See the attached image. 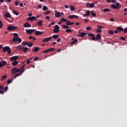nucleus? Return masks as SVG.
I'll return each mask as SVG.
<instances>
[{"instance_id":"nucleus-1","label":"nucleus","mask_w":127,"mask_h":127,"mask_svg":"<svg viewBox=\"0 0 127 127\" xmlns=\"http://www.w3.org/2000/svg\"><path fill=\"white\" fill-rule=\"evenodd\" d=\"M121 5L119 2H117L116 4H111V7L114 9H119L121 8Z\"/></svg>"},{"instance_id":"nucleus-2","label":"nucleus","mask_w":127,"mask_h":127,"mask_svg":"<svg viewBox=\"0 0 127 127\" xmlns=\"http://www.w3.org/2000/svg\"><path fill=\"white\" fill-rule=\"evenodd\" d=\"M7 52V54L9 55L11 53V50L8 46H5L3 49V52L5 53Z\"/></svg>"},{"instance_id":"nucleus-3","label":"nucleus","mask_w":127,"mask_h":127,"mask_svg":"<svg viewBox=\"0 0 127 127\" xmlns=\"http://www.w3.org/2000/svg\"><path fill=\"white\" fill-rule=\"evenodd\" d=\"M7 90H8V86H5L3 88L2 85H0V94H3V92H6Z\"/></svg>"},{"instance_id":"nucleus-4","label":"nucleus","mask_w":127,"mask_h":127,"mask_svg":"<svg viewBox=\"0 0 127 127\" xmlns=\"http://www.w3.org/2000/svg\"><path fill=\"white\" fill-rule=\"evenodd\" d=\"M21 70V69H20L19 68L18 69L16 67H14L12 68L11 69L12 75H14V73H18L19 72H20Z\"/></svg>"},{"instance_id":"nucleus-5","label":"nucleus","mask_w":127,"mask_h":127,"mask_svg":"<svg viewBox=\"0 0 127 127\" xmlns=\"http://www.w3.org/2000/svg\"><path fill=\"white\" fill-rule=\"evenodd\" d=\"M16 29H17V27L12 26V25H9V26L7 28V30L12 31Z\"/></svg>"},{"instance_id":"nucleus-6","label":"nucleus","mask_w":127,"mask_h":127,"mask_svg":"<svg viewBox=\"0 0 127 127\" xmlns=\"http://www.w3.org/2000/svg\"><path fill=\"white\" fill-rule=\"evenodd\" d=\"M87 36L88 37H91V39H92V40H93V41H96V40H98V38H97L96 37H94V34H93L92 33H88V34H87Z\"/></svg>"},{"instance_id":"nucleus-7","label":"nucleus","mask_w":127,"mask_h":127,"mask_svg":"<svg viewBox=\"0 0 127 127\" xmlns=\"http://www.w3.org/2000/svg\"><path fill=\"white\" fill-rule=\"evenodd\" d=\"M35 32V29H26V33H27L28 34H31L32 33H33V32Z\"/></svg>"},{"instance_id":"nucleus-8","label":"nucleus","mask_w":127,"mask_h":127,"mask_svg":"<svg viewBox=\"0 0 127 127\" xmlns=\"http://www.w3.org/2000/svg\"><path fill=\"white\" fill-rule=\"evenodd\" d=\"M52 39V37H50V38H45L42 41V42H48Z\"/></svg>"},{"instance_id":"nucleus-9","label":"nucleus","mask_w":127,"mask_h":127,"mask_svg":"<svg viewBox=\"0 0 127 127\" xmlns=\"http://www.w3.org/2000/svg\"><path fill=\"white\" fill-rule=\"evenodd\" d=\"M79 17L78 16H76V15H70V16H68V18L70 19H73V18H78Z\"/></svg>"},{"instance_id":"nucleus-10","label":"nucleus","mask_w":127,"mask_h":127,"mask_svg":"<svg viewBox=\"0 0 127 127\" xmlns=\"http://www.w3.org/2000/svg\"><path fill=\"white\" fill-rule=\"evenodd\" d=\"M18 59V56H15L13 57H12L10 59V61L12 62V61H15V60H17Z\"/></svg>"},{"instance_id":"nucleus-11","label":"nucleus","mask_w":127,"mask_h":127,"mask_svg":"<svg viewBox=\"0 0 127 127\" xmlns=\"http://www.w3.org/2000/svg\"><path fill=\"white\" fill-rule=\"evenodd\" d=\"M36 20V17L34 16L29 17L26 19V20H27V21H33V20Z\"/></svg>"},{"instance_id":"nucleus-12","label":"nucleus","mask_w":127,"mask_h":127,"mask_svg":"<svg viewBox=\"0 0 127 127\" xmlns=\"http://www.w3.org/2000/svg\"><path fill=\"white\" fill-rule=\"evenodd\" d=\"M55 15L57 18H59L62 16V14H61V13L60 12H56V13H55Z\"/></svg>"},{"instance_id":"nucleus-13","label":"nucleus","mask_w":127,"mask_h":127,"mask_svg":"<svg viewBox=\"0 0 127 127\" xmlns=\"http://www.w3.org/2000/svg\"><path fill=\"white\" fill-rule=\"evenodd\" d=\"M89 14H90V11L87 10V11H86V13L83 14V17H87L88 16H89Z\"/></svg>"},{"instance_id":"nucleus-14","label":"nucleus","mask_w":127,"mask_h":127,"mask_svg":"<svg viewBox=\"0 0 127 127\" xmlns=\"http://www.w3.org/2000/svg\"><path fill=\"white\" fill-rule=\"evenodd\" d=\"M43 32H40L39 31H37L35 32V35L36 36H39V35H42L43 34Z\"/></svg>"},{"instance_id":"nucleus-15","label":"nucleus","mask_w":127,"mask_h":127,"mask_svg":"<svg viewBox=\"0 0 127 127\" xmlns=\"http://www.w3.org/2000/svg\"><path fill=\"white\" fill-rule=\"evenodd\" d=\"M24 27H26V28L31 27V25H30L28 22H26V23L24 24Z\"/></svg>"},{"instance_id":"nucleus-16","label":"nucleus","mask_w":127,"mask_h":127,"mask_svg":"<svg viewBox=\"0 0 127 127\" xmlns=\"http://www.w3.org/2000/svg\"><path fill=\"white\" fill-rule=\"evenodd\" d=\"M117 31H124V29L122 27H117Z\"/></svg>"},{"instance_id":"nucleus-17","label":"nucleus","mask_w":127,"mask_h":127,"mask_svg":"<svg viewBox=\"0 0 127 127\" xmlns=\"http://www.w3.org/2000/svg\"><path fill=\"white\" fill-rule=\"evenodd\" d=\"M110 11H111V9L108 8H105V9H103V11H104V12H107Z\"/></svg>"},{"instance_id":"nucleus-18","label":"nucleus","mask_w":127,"mask_h":127,"mask_svg":"<svg viewBox=\"0 0 127 127\" xmlns=\"http://www.w3.org/2000/svg\"><path fill=\"white\" fill-rule=\"evenodd\" d=\"M38 26H42L43 25V20H40L37 22Z\"/></svg>"},{"instance_id":"nucleus-19","label":"nucleus","mask_w":127,"mask_h":127,"mask_svg":"<svg viewBox=\"0 0 127 127\" xmlns=\"http://www.w3.org/2000/svg\"><path fill=\"white\" fill-rule=\"evenodd\" d=\"M4 16L6 17V18H10V14H9V13H6L4 15Z\"/></svg>"},{"instance_id":"nucleus-20","label":"nucleus","mask_w":127,"mask_h":127,"mask_svg":"<svg viewBox=\"0 0 127 127\" xmlns=\"http://www.w3.org/2000/svg\"><path fill=\"white\" fill-rule=\"evenodd\" d=\"M17 64H18V62L14 61V62H12V65H13V66H15V65H17Z\"/></svg>"},{"instance_id":"nucleus-21","label":"nucleus","mask_w":127,"mask_h":127,"mask_svg":"<svg viewBox=\"0 0 127 127\" xmlns=\"http://www.w3.org/2000/svg\"><path fill=\"white\" fill-rule=\"evenodd\" d=\"M95 5L94 4V3H90L89 6H87V7H90L93 8L94 7Z\"/></svg>"},{"instance_id":"nucleus-22","label":"nucleus","mask_w":127,"mask_h":127,"mask_svg":"<svg viewBox=\"0 0 127 127\" xmlns=\"http://www.w3.org/2000/svg\"><path fill=\"white\" fill-rule=\"evenodd\" d=\"M38 50H39V48L36 47L34 48V49L32 50V51L37 53L38 52Z\"/></svg>"},{"instance_id":"nucleus-23","label":"nucleus","mask_w":127,"mask_h":127,"mask_svg":"<svg viewBox=\"0 0 127 127\" xmlns=\"http://www.w3.org/2000/svg\"><path fill=\"white\" fill-rule=\"evenodd\" d=\"M62 27L64 28V29H69V28H70V27L68 26L67 25H62Z\"/></svg>"},{"instance_id":"nucleus-24","label":"nucleus","mask_w":127,"mask_h":127,"mask_svg":"<svg viewBox=\"0 0 127 127\" xmlns=\"http://www.w3.org/2000/svg\"><path fill=\"white\" fill-rule=\"evenodd\" d=\"M70 9L71 11H75V10L73 6H70Z\"/></svg>"},{"instance_id":"nucleus-25","label":"nucleus","mask_w":127,"mask_h":127,"mask_svg":"<svg viewBox=\"0 0 127 127\" xmlns=\"http://www.w3.org/2000/svg\"><path fill=\"white\" fill-rule=\"evenodd\" d=\"M79 35H81V37L83 38V37H84V36H85L86 35H87V33H84V32H82V33H81V34H79Z\"/></svg>"},{"instance_id":"nucleus-26","label":"nucleus","mask_w":127,"mask_h":127,"mask_svg":"<svg viewBox=\"0 0 127 127\" xmlns=\"http://www.w3.org/2000/svg\"><path fill=\"white\" fill-rule=\"evenodd\" d=\"M51 37H52L53 39H56L58 38L59 37H58V35H54Z\"/></svg>"},{"instance_id":"nucleus-27","label":"nucleus","mask_w":127,"mask_h":127,"mask_svg":"<svg viewBox=\"0 0 127 127\" xmlns=\"http://www.w3.org/2000/svg\"><path fill=\"white\" fill-rule=\"evenodd\" d=\"M55 49L54 48H50V49H48V50H47L46 51H49L50 52H53V51H55Z\"/></svg>"},{"instance_id":"nucleus-28","label":"nucleus","mask_w":127,"mask_h":127,"mask_svg":"<svg viewBox=\"0 0 127 127\" xmlns=\"http://www.w3.org/2000/svg\"><path fill=\"white\" fill-rule=\"evenodd\" d=\"M108 33L111 34V35H114V32L113 30H109L108 31Z\"/></svg>"},{"instance_id":"nucleus-29","label":"nucleus","mask_w":127,"mask_h":127,"mask_svg":"<svg viewBox=\"0 0 127 127\" xmlns=\"http://www.w3.org/2000/svg\"><path fill=\"white\" fill-rule=\"evenodd\" d=\"M78 41V40L77 39H76L75 40H73V41L70 42V44L71 45H73L75 43H76V42H77Z\"/></svg>"},{"instance_id":"nucleus-30","label":"nucleus","mask_w":127,"mask_h":127,"mask_svg":"<svg viewBox=\"0 0 127 127\" xmlns=\"http://www.w3.org/2000/svg\"><path fill=\"white\" fill-rule=\"evenodd\" d=\"M96 38H97L98 39V40H100V38H101V36L100 35V34H97L96 35Z\"/></svg>"},{"instance_id":"nucleus-31","label":"nucleus","mask_w":127,"mask_h":127,"mask_svg":"<svg viewBox=\"0 0 127 127\" xmlns=\"http://www.w3.org/2000/svg\"><path fill=\"white\" fill-rule=\"evenodd\" d=\"M12 80H13V78H11L10 79H8V80H7V83L10 84L12 82Z\"/></svg>"},{"instance_id":"nucleus-32","label":"nucleus","mask_w":127,"mask_h":127,"mask_svg":"<svg viewBox=\"0 0 127 127\" xmlns=\"http://www.w3.org/2000/svg\"><path fill=\"white\" fill-rule=\"evenodd\" d=\"M43 10H44V11H46V10H47V9H48V7H47V6H46V5H44L43 7Z\"/></svg>"},{"instance_id":"nucleus-33","label":"nucleus","mask_w":127,"mask_h":127,"mask_svg":"<svg viewBox=\"0 0 127 127\" xmlns=\"http://www.w3.org/2000/svg\"><path fill=\"white\" fill-rule=\"evenodd\" d=\"M65 32H66V33H71V32H72V31H71V29H66V30H65Z\"/></svg>"},{"instance_id":"nucleus-34","label":"nucleus","mask_w":127,"mask_h":127,"mask_svg":"<svg viewBox=\"0 0 127 127\" xmlns=\"http://www.w3.org/2000/svg\"><path fill=\"white\" fill-rule=\"evenodd\" d=\"M61 20L63 22H65L68 21L67 19H65L64 18H62Z\"/></svg>"},{"instance_id":"nucleus-35","label":"nucleus","mask_w":127,"mask_h":127,"mask_svg":"<svg viewBox=\"0 0 127 127\" xmlns=\"http://www.w3.org/2000/svg\"><path fill=\"white\" fill-rule=\"evenodd\" d=\"M91 14L94 17L96 16V14H95V13H94V11H91Z\"/></svg>"},{"instance_id":"nucleus-36","label":"nucleus","mask_w":127,"mask_h":127,"mask_svg":"<svg viewBox=\"0 0 127 127\" xmlns=\"http://www.w3.org/2000/svg\"><path fill=\"white\" fill-rule=\"evenodd\" d=\"M65 24H66V25H68V26L71 25V21H67V22H66V23H65Z\"/></svg>"},{"instance_id":"nucleus-37","label":"nucleus","mask_w":127,"mask_h":127,"mask_svg":"<svg viewBox=\"0 0 127 127\" xmlns=\"http://www.w3.org/2000/svg\"><path fill=\"white\" fill-rule=\"evenodd\" d=\"M53 31L54 32V33H58L59 32V29H54L53 30Z\"/></svg>"},{"instance_id":"nucleus-38","label":"nucleus","mask_w":127,"mask_h":127,"mask_svg":"<svg viewBox=\"0 0 127 127\" xmlns=\"http://www.w3.org/2000/svg\"><path fill=\"white\" fill-rule=\"evenodd\" d=\"M27 50H28V48H24V49H23V52L24 53H26Z\"/></svg>"},{"instance_id":"nucleus-39","label":"nucleus","mask_w":127,"mask_h":127,"mask_svg":"<svg viewBox=\"0 0 127 127\" xmlns=\"http://www.w3.org/2000/svg\"><path fill=\"white\" fill-rule=\"evenodd\" d=\"M12 12L13 13V14H15V15H18L19 13H17V12L15 11H12Z\"/></svg>"},{"instance_id":"nucleus-40","label":"nucleus","mask_w":127,"mask_h":127,"mask_svg":"<svg viewBox=\"0 0 127 127\" xmlns=\"http://www.w3.org/2000/svg\"><path fill=\"white\" fill-rule=\"evenodd\" d=\"M54 29L59 30L60 29L59 26H58V25H56V26H55V29Z\"/></svg>"},{"instance_id":"nucleus-41","label":"nucleus","mask_w":127,"mask_h":127,"mask_svg":"<svg viewBox=\"0 0 127 127\" xmlns=\"http://www.w3.org/2000/svg\"><path fill=\"white\" fill-rule=\"evenodd\" d=\"M1 64L3 65H6V62L4 61H2V62L0 63Z\"/></svg>"},{"instance_id":"nucleus-42","label":"nucleus","mask_w":127,"mask_h":127,"mask_svg":"<svg viewBox=\"0 0 127 127\" xmlns=\"http://www.w3.org/2000/svg\"><path fill=\"white\" fill-rule=\"evenodd\" d=\"M3 27V23L1 21H0V28H2Z\"/></svg>"},{"instance_id":"nucleus-43","label":"nucleus","mask_w":127,"mask_h":127,"mask_svg":"<svg viewBox=\"0 0 127 127\" xmlns=\"http://www.w3.org/2000/svg\"><path fill=\"white\" fill-rule=\"evenodd\" d=\"M50 13V11H47L44 13V15H48Z\"/></svg>"},{"instance_id":"nucleus-44","label":"nucleus","mask_w":127,"mask_h":127,"mask_svg":"<svg viewBox=\"0 0 127 127\" xmlns=\"http://www.w3.org/2000/svg\"><path fill=\"white\" fill-rule=\"evenodd\" d=\"M101 31H102L100 29H97V30H96V32L99 33H101Z\"/></svg>"},{"instance_id":"nucleus-45","label":"nucleus","mask_w":127,"mask_h":127,"mask_svg":"<svg viewBox=\"0 0 127 127\" xmlns=\"http://www.w3.org/2000/svg\"><path fill=\"white\" fill-rule=\"evenodd\" d=\"M21 74L22 73H17V74H15V77H18L19 76H20V75H21Z\"/></svg>"},{"instance_id":"nucleus-46","label":"nucleus","mask_w":127,"mask_h":127,"mask_svg":"<svg viewBox=\"0 0 127 127\" xmlns=\"http://www.w3.org/2000/svg\"><path fill=\"white\" fill-rule=\"evenodd\" d=\"M33 44L32 43H29V44H27V45H27V46H28V47H30V48H31V47H32V45Z\"/></svg>"},{"instance_id":"nucleus-47","label":"nucleus","mask_w":127,"mask_h":127,"mask_svg":"<svg viewBox=\"0 0 127 127\" xmlns=\"http://www.w3.org/2000/svg\"><path fill=\"white\" fill-rule=\"evenodd\" d=\"M13 36H14V37H17V36H18V34L17 33H14Z\"/></svg>"},{"instance_id":"nucleus-48","label":"nucleus","mask_w":127,"mask_h":127,"mask_svg":"<svg viewBox=\"0 0 127 127\" xmlns=\"http://www.w3.org/2000/svg\"><path fill=\"white\" fill-rule=\"evenodd\" d=\"M19 4V1H15V6L18 5Z\"/></svg>"},{"instance_id":"nucleus-49","label":"nucleus","mask_w":127,"mask_h":127,"mask_svg":"<svg viewBox=\"0 0 127 127\" xmlns=\"http://www.w3.org/2000/svg\"><path fill=\"white\" fill-rule=\"evenodd\" d=\"M117 1L116 0H111V3H116Z\"/></svg>"},{"instance_id":"nucleus-50","label":"nucleus","mask_w":127,"mask_h":127,"mask_svg":"<svg viewBox=\"0 0 127 127\" xmlns=\"http://www.w3.org/2000/svg\"><path fill=\"white\" fill-rule=\"evenodd\" d=\"M123 31H124V33H127V27H126L125 29H124V30Z\"/></svg>"},{"instance_id":"nucleus-51","label":"nucleus","mask_w":127,"mask_h":127,"mask_svg":"<svg viewBox=\"0 0 127 127\" xmlns=\"http://www.w3.org/2000/svg\"><path fill=\"white\" fill-rule=\"evenodd\" d=\"M21 71H20V73H23L24 72V69H21Z\"/></svg>"},{"instance_id":"nucleus-52","label":"nucleus","mask_w":127,"mask_h":127,"mask_svg":"<svg viewBox=\"0 0 127 127\" xmlns=\"http://www.w3.org/2000/svg\"><path fill=\"white\" fill-rule=\"evenodd\" d=\"M38 59V57H34V61H37Z\"/></svg>"},{"instance_id":"nucleus-53","label":"nucleus","mask_w":127,"mask_h":127,"mask_svg":"<svg viewBox=\"0 0 127 127\" xmlns=\"http://www.w3.org/2000/svg\"><path fill=\"white\" fill-rule=\"evenodd\" d=\"M50 51H47V50L43 51V53H50Z\"/></svg>"},{"instance_id":"nucleus-54","label":"nucleus","mask_w":127,"mask_h":127,"mask_svg":"<svg viewBox=\"0 0 127 127\" xmlns=\"http://www.w3.org/2000/svg\"><path fill=\"white\" fill-rule=\"evenodd\" d=\"M12 41H13V42H16V40L15 39V38H13V39L12 40Z\"/></svg>"},{"instance_id":"nucleus-55","label":"nucleus","mask_w":127,"mask_h":127,"mask_svg":"<svg viewBox=\"0 0 127 127\" xmlns=\"http://www.w3.org/2000/svg\"><path fill=\"white\" fill-rule=\"evenodd\" d=\"M18 43H21L22 40L21 38H19L18 40H17Z\"/></svg>"},{"instance_id":"nucleus-56","label":"nucleus","mask_w":127,"mask_h":127,"mask_svg":"<svg viewBox=\"0 0 127 127\" xmlns=\"http://www.w3.org/2000/svg\"><path fill=\"white\" fill-rule=\"evenodd\" d=\"M120 39H122L123 41H126V39H125V38H124L123 37H121Z\"/></svg>"},{"instance_id":"nucleus-57","label":"nucleus","mask_w":127,"mask_h":127,"mask_svg":"<svg viewBox=\"0 0 127 127\" xmlns=\"http://www.w3.org/2000/svg\"><path fill=\"white\" fill-rule=\"evenodd\" d=\"M86 29L87 30V31H89L91 30V28L90 27H87V28H86Z\"/></svg>"},{"instance_id":"nucleus-58","label":"nucleus","mask_w":127,"mask_h":127,"mask_svg":"<svg viewBox=\"0 0 127 127\" xmlns=\"http://www.w3.org/2000/svg\"><path fill=\"white\" fill-rule=\"evenodd\" d=\"M28 44H28V42H27L22 43V45H27Z\"/></svg>"},{"instance_id":"nucleus-59","label":"nucleus","mask_w":127,"mask_h":127,"mask_svg":"<svg viewBox=\"0 0 127 127\" xmlns=\"http://www.w3.org/2000/svg\"><path fill=\"white\" fill-rule=\"evenodd\" d=\"M6 77H7L6 75H3V76H2V79H6Z\"/></svg>"},{"instance_id":"nucleus-60","label":"nucleus","mask_w":127,"mask_h":127,"mask_svg":"<svg viewBox=\"0 0 127 127\" xmlns=\"http://www.w3.org/2000/svg\"><path fill=\"white\" fill-rule=\"evenodd\" d=\"M97 27H98V29H102V26H97Z\"/></svg>"},{"instance_id":"nucleus-61","label":"nucleus","mask_w":127,"mask_h":127,"mask_svg":"<svg viewBox=\"0 0 127 127\" xmlns=\"http://www.w3.org/2000/svg\"><path fill=\"white\" fill-rule=\"evenodd\" d=\"M19 5H20V6L23 7V3L20 2Z\"/></svg>"},{"instance_id":"nucleus-62","label":"nucleus","mask_w":127,"mask_h":127,"mask_svg":"<svg viewBox=\"0 0 127 127\" xmlns=\"http://www.w3.org/2000/svg\"><path fill=\"white\" fill-rule=\"evenodd\" d=\"M61 40H62V39L59 38V39H57V42H60Z\"/></svg>"},{"instance_id":"nucleus-63","label":"nucleus","mask_w":127,"mask_h":127,"mask_svg":"<svg viewBox=\"0 0 127 127\" xmlns=\"http://www.w3.org/2000/svg\"><path fill=\"white\" fill-rule=\"evenodd\" d=\"M41 8V5H38V9H40Z\"/></svg>"},{"instance_id":"nucleus-64","label":"nucleus","mask_w":127,"mask_h":127,"mask_svg":"<svg viewBox=\"0 0 127 127\" xmlns=\"http://www.w3.org/2000/svg\"><path fill=\"white\" fill-rule=\"evenodd\" d=\"M120 32V31L116 30V31H114V33L117 34V33H118V32Z\"/></svg>"}]
</instances>
